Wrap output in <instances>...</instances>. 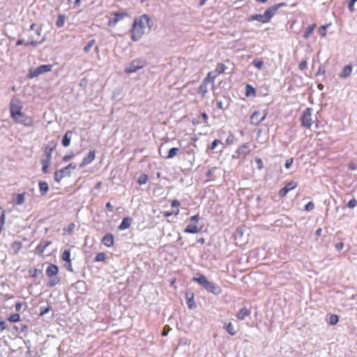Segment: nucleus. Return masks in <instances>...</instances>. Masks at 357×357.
<instances>
[{
    "label": "nucleus",
    "mask_w": 357,
    "mask_h": 357,
    "mask_svg": "<svg viewBox=\"0 0 357 357\" xmlns=\"http://www.w3.org/2000/svg\"><path fill=\"white\" fill-rule=\"evenodd\" d=\"M10 113L11 119L15 117L17 114L22 110L23 105L20 100L17 98H13L10 102Z\"/></svg>",
    "instance_id": "7"
},
{
    "label": "nucleus",
    "mask_w": 357,
    "mask_h": 357,
    "mask_svg": "<svg viewBox=\"0 0 357 357\" xmlns=\"http://www.w3.org/2000/svg\"><path fill=\"white\" fill-rule=\"evenodd\" d=\"M8 320L10 322H18L20 320V316L17 313H14L10 315Z\"/></svg>",
    "instance_id": "40"
},
{
    "label": "nucleus",
    "mask_w": 357,
    "mask_h": 357,
    "mask_svg": "<svg viewBox=\"0 0 357 357\" xmlns=\"http://www.w3.org/2000/svg\"><path fill=\"white\" fill-rule=\"evenodd\" d=\"M74 156H75L74 153H71L69 155H64L63 158V160L65 162H67V161L70 160V159H72Z\"/></svg>",
    "instance_id": "58"
},
{
    "label": "nucleus",
    "mask_w": 357,
    "mask_h": 357,
    "mask_svg": "<svg viewBox=\"0 0 357 357\" xmlns=\"http://www.w3.org/2000/svg\"><path fill=\"white\" fill-rule=\"evenodd\" d=\"M65 22V16L63 15H60L58 17V19L56 22V26L57 27H61L63 26Z\"/></svg>",
    "instance_id": "41"
},
{
    "label": "nucleus",
    "mask_w": 357,
    "mask_h": 357,
    "mask_svg": "<svg viewBox=\"0 0 357 357\" xmlns=\"http://www.w3.org/2000/svg\"><path fill=\"white\" fill-rule=\"evenodd\" d=\"M256 96V90L250 84H248L245 86V96L246 97H255Z\"/></svg>",
    "instance_id": "29"
},
{
    "label": "nucleus",
    "mask_w": 357,
    "mask_h": 357,
    "mask_svg": "<svg viewBox=\"0 0 357 357\" xmlns=\"http://www.w3.org/2000/svg\"><path fill=\"white\" fill-rule=\"evenodd\" d=\"M68 167H63L58 171H56L54 173V179L56 182H60L61 180L65 176H70V172H67Z\"/></svg>",
    "instance_id": "17"
},
{
    "label": "nucleus",
    "mask_w": 357,
    "mask_h": 357,
    "mask_svg": "<svg viewBox=\"0 0 357 357\" xmlns=\"http://www.w3.org/2000/svg\"><path fill=\"white\" fill-rule=\"evenodd\" d=\"M218 77V75L216 74V72L215 71H211L209 72L206 77L204 79V80L202 81V83L200 84L199 86V89L201 90H202V88L204 86H206L207 84L209 83V82H211V83H214V81L215 79V78Z\"/></svg>",
    "instance_id": "14"
},
{
    "label": "nucleus",
    "mask_w": 357,
    "mask_h": 357,
    "mask_svg": "<svg viewBox=\"0 0 357 357\" xmlns=\"http://www.w3.org/2000/svg\"><path fill=\"white\" fill-rule=\"evenodd\" d=\"M266 115V111H264L263 112L260 111L254 112L250 119V123L255 126L259 125L265 119Z\"/></svg>",
    "instance_id": "11"
},
{
    "label": "nucleus",
    "mask_w": 357,
    "mask_h": 357,
    "mask_svg": "<svg viewBox=\"0 0 357 357\" xmlns=\"http://www.w3.org/2000/svg\"><path fill=\"white\" fill-rule=\"evenodd\" d=\"M179 206H180V202H179V201H178V200H177V199H173V200L171 202V206H172V208H176V209H177V208H178Z\"/></svg>",
    "instance_id": "56"
},
{
    "label": "nucleus",
    "mask_w": 357,
    "mask_h": 357,
    "mask_svg": "<svg viewBox=\"0 0 357 357\" xmlns=\"http://www.w3.org/2000/svg\"><path fill=\"white\" fill-rule=\"evenodd\" d=\"M250 314V311L246 308L243 307L236 314V317L239 321L243 320L246 317H248Z\"/></svg>",
    "instance_id": "24"
},
{
    "label": "nucleus",
    "mask_w": 357,
    "mask_h": 357,
    "mask_svg": "<svg viewBox=\"0 0 357 357\" xmlns=\"http://www.w3.org/2000/svg\"><path fill=\"white\" fill-rule=\"evenodd\" d=\"M95 158H96V151L94 150L90 151L89 154L83 158L79 167H83L89 165V163H91L92 161L94 160Z\"/></svg>",
    "instance_id": "15"
},
{
    "label": "nucleus",
    "mask_w": 357,
    "mask_h": 357,
    "mask_svg": "<svg viewBox=\"0 0 357 357\" xmlns=\"http://www.w3.org/2000/svg\"><path fill=\"white\" fill-rule=\"evenodd\" d=\"M307 61H301L299 65H298V68L301 70H304L307 68Z\"/></svg>",
    "instance_id": "55"
},
{
    "label": "nucleus",
    "mask_w": 357,
    "mask_h": 357,
    "mask_svg": "<svg viewBox=\"0 0 357 357\" xmlns=\"http://www.w3.org/2000/svg\"><path fill=\"white\" fill-rule=\"evenodd\" d=\"M222 144V142L220 139H215L211 144V145L208 147V149L211 150H213L216 148V146L219 144Z\"/></svg>",
    "instance_id": "50"
},
{
    "label": "nucleus",
    "mask_w": 357,
    "mask_h": 357,
    "mask_svg": "<svg viewBox=\"0 0 357 357\" xmlns=\"http://www.w3.org/2000/svg\"><path fill=\"white\" fill-rule=\"evenodd\" d=\"M51 161L42 160L41 164H42V171L44 174H47L48 172V167L50 166Z\"/></svg>",
    "instance_id": "38"
},
{
    "label": "nucleus",
    "mask_w": 357,
    "mask_h": 357,
    "mask_svg": "<svg viewBox=\"0 0 357 357\" xmlns=\"http://www.w3.org/2000/svg\"><path fill=\"white\" fill-rule=\"evenodd\" d=\"M344 248V243H338L335 245V248L337 250H342Z\"/></svg>",
    "instance_id": "64"
},
{
    "label": "nucleus",
    "mask_w": 357,
    "mask_h": 357,
    "mask_svg": "<svg viewBox=\"0 0 357 357\" xmlns=\"http://www.w3.org/2000/svg\"><path fill=\"white\" fill-rule=\"evenodd\" d=\"M179 152L178 148H172L169 149L167 155L165 157L166 159H170L176 156Z\"/></svg>",
    "instance_id": "34"
},
{
    "label": "nucleus",
    "mask_w": 357,
    "mask_h": 357,
    "mask_svg": "<svg viewBox=\"0 0 357 357\" xmlns=\"http://www.w3.org/2000/svg\"><path fill=\"white\" fill-rule=\"evenodd\" d=\"M24 195H25V192L15 195L13 197V202L17 205L23 204L24 202Z\"/></svg>",
    "instance_id": "27"
},
{
    "label": "nucleus",
    "mask_w": 357,
    "mask_h": 357,
    "mask_svg": "<svg viewBox=\"0 0 357 357\" xmlns=\"http://www.w3.org/2000/svg\"><path fill=\"white\" fill-rule=\"evenodd\" d=\"M2 217L3 218V220H6L5 211L0 206V221L1 220Z\"/></svg>",
    "instance_id": "62"
},
{
    "label": "nucleus",
    "mask_w": 357,
    "mask_h": 357,
    "mask_svg": "<svg viewBox=\"0 0 357 357\" xmlns=\"http://www.w3.org/2000/svg\"><path fill=\"white\" fill-rule=\"evenodd\" d=\"M339 321V317L336 314H331L329 319V323L331 325H335Z\"/></svg>",
    "instance_id": "46"
},
{
    "label": "nucleus",
    "mask_w": 357,
    "mask_h": 357,
    "mask_svg": "<svg viewBox=\"0 0 357 357\" xmlns=\"http://www.w3.org/2000/svg\"><path fill=\"white\" fill-rule=\"evenodd\" d=\"M60 282V280L59 278H52L51 279L49 282H48V287H54L55 285H56L57 284H59Z\"/></svg>",
    "instance_id": "48"
},
{
    "label": "nucleus",
    "mask_w": 357,
    "mask_h": 357,
    "mask_svg": "<svg viewBox=\"0 0 357 357\" xmlns=\"http://www.w3.org/2000/svg\"><path fill=\"white\" fill-rule=\"evenodd\" d=\"M252 63L259 70H261L264 66V62L257 59H255Z\"/></svg>",
    "instance_id": "47"
},
{
    "label": "nucleus",
    "mask_w": 357,
    "mask_h": 357,
    "mask_svg": "<svg viewBox=\"0 0 357 357\" xmlns=\"http://www.w3.org/2000/svg\"><path fill=\"white\" fill-rule=\"evenodd\" d=\"M146 65V61L144 59H133L128 66H126L124 72L126 74L135 73L143 68Z\"/></svg>",
    "instance_id": "4"
},
{
    "label": "nucleus",
    "mask_w": 357,
    "mask_h": 357,
    "mask_svg": "<svg viewBox=\"0 0 357 357\" xmlns=\"http://www.w3.org/2000/svg\"><path fill=\"white\" fill-rule=\"evenodd\" d=\"M106 259V254L105 252H98L95 257L96 261H104Z\"/></svg>",
    "instance_id": "42"
},
{
    "label": "nucleus",
    "mask_w": 357,
    "mask_h": 357,
    "mask_svg": "<svg viewBox=\"0 0 357 357\" xmlns=\"http://www.w3.org/2000/svg\"><path fill=\"white\" fill-rule=\"evenodd\" d=\"M314 205L313 202H310L305 206V209L307 211H312L314 208Z\"/></svg>",
    "instance_id": "54"
},
{
    "label": "nucleus",
    "mask_w": 357,
    "mask_h": 357,
    "mask_svg": "<svg viewBox=\"0 0 357 357\" xmlns=\"http://www.w3.org/2000/svg\"><path fill=\"white\" fill-rule=\"evenodd\" d=\"M59 273V268L56 265L51 264L46 269V275L48 278H52L56 276Z\"/></svg>",
    "instance_id": "18"
},
{
    "label": "nucleus",
    "mask_w": 357,
    "mask_h": 357,
    "mask_svg": "<svg viewBox=\"0 0 357 357\" xmlns=\"http://www.w3.org/2000/svg\"><path fill=\"white\" fill-rule=\"evenodd\" d=\"M39 37L40 33L36 31L32 33L31 31H29V40H28L26 43H24L22 40L20 39L16 42V45L19 46L24 44L26 46L31 45L35 47L42 40H38Z\"/></svg>",
    "instance_id": "9"
},
{
    "label": "nucleus",
    "mask_w": 357,
    "mask_h": 357,
    "mask_svg": "<svg viewBox=\"0 0 357 357\" xmlns=\"http://www.w3.org/2000/svg\"><path fill=\"white\" fill-rule=\"evenodd\" d=\"M52 242L51 241H42L40 242L38 246L36 248V250L38 254L42 255L45 249L47 248V247H48L50 245H51Z\"/></svg>",
    "instance_id": "22"
},
{
    "label": "nucleus",
    "mask_w": 357,
    "mask_h": 357,
    "mask_svg": "<svg viewBox=\"0 0 357 357\" xmlns=\"http://www.w3.org/2000/svg\"><path fill=\"white\" fill-rule=\"evenodd\" d=\"M150 22L146 14L135 18L130 30V39L135 42L139 40L144 34L146 28L150 26Z\"/></svg>",
    "instance_id": "1"
},
{
    "label": "nucleus",
    "mask_w": 357,
    "mask_h": 357,
    "mask_svg": "<svg viewBox=\"0 0 357 357\" xmlns=\"http://www.w3.org/2000/svg\"><path fill=\"white\" fill-rule=\"evenodd\" d=\"M50 310V307L49 306L45 307V308H41V311H40V316H43V314L47 313Z\"/></svg>",
    "instance_id": "61"
},
{
    "label": "nucleus",
    "mask_w": 357,
    "mask_h": 357,
    "mask_svg": "<svg viewBox=\"0 0 357 357\" xmlns=\"http://www.w3.org/2000/svg\"><path fill=\"white\" fill-rule=\"evenodd\" d=\"M39 190L42 195H46L49 190V185L46 181H40L38 183Z\"/></svg>",
    "instance_id": "28"
},
{
    "label": "nucleus",
    "mask_w": 357,
    "mask_h": 357,
    "mask_svg": "<svg viewBox=\"0 0 357 357\" xmlns=\"http://www.w3.org/2000/svg\"><path fill=\"white\" fill-rule=\"evenodd\" d=\"M255 162L257 165L258 169L261 170L264 168V164H263L262 160L261 158H255Z\"/></svg>",
    "instance_id": "53"
},
{
    "label": "nucleus",
    "mask_w": 357,
    "mask_h": 357,
    "mask_svg": "<svg viewBox=\"0 0 357 357\" xmlns=\"http://www.w3.org/2000/svg\"><path fill=\"white\" fill-rule=\"evenodd\" d=\"M179 213H180V210H179V208H177L174 211H172V212H170V211H165V212L163 213V215L165 217H169V216H171L172 215H178L179 214Z\"/></svg>",
    "instance_id": "49"
},
{
    "label": "nucleus",
    "mask_w": 357,
    "mask_h": 357,
    "mask_svg": "<svg viewBox=\"0 0 357 357\" xmlns=\"http://www.w3.org/2000/svg\"><path fill=\"white\" fill-rule=\"evenodd\" d=\"M69 4L73 5V8L76 9L78 8L81 5V0H67Z\"/></svg>",
    "instance_id": "45"
},
{
    "label": "nucleus",
    "mask_w": 357,
    "mask_h": 357,
    "mask_svg": "<svg viewBox=\"0 0 357 357\" xmlns=\"http://www.w3.org/2000/svg\"><path fill=\"white\" fill-rule=\"evenodd\" d=\"M328 26V25H324V26H321L319 30H318V33L321 36V37H325L326 36V31H327V27Z\"/></svg>",
    "instance_id": "44"
},
{
    "label": "nucleus",
    "mask_w": 357,
    "mask_h": 357,
    "mask_svg": "<svg viewBox=\"0 0 357 357\" xmlns=\"http://www.w3.org/2000/svg\"><path fill=\"white\" fill-rule=\"evenodd\" d=\"M226 69H227L226 66L222 63H218L216 69L214 71L216 72V74L218 75L220 74L225 73Z\"/></svg>",
    "instance_id": "35"
},
{
    "label": "nucleus",
    "mask_w": 357,
    "mask_h": 357,
    "mask_svg": "<svg viewBox=\"0 0 357 357\" xmlns=\"http://www.w3.org/2000/svg\"><path fill=\"white\" fill-rule=\"evenodd\" d=\"M149 180V177L146 174H142L139 178H138V180H137V182L139 185H142V184H145L147 183Z\"/></svg>",
    "instance_id": "39"
},
{
    "label": "nucleus",
    "mask_w": 357,
    "mask_h": 357,
    "mask_svg": "<svg viewBox=\"0 0 357 357\" xmlns=\"http://www.w3.org/2000/svg\"><path fill=\"white\" fill-rule=\"evenodd\" d=\"M293 162H294L293 158H291L287 160V161L285 162V167L287 169H289L291 167Z\"/></svg>",
    "instance_id": "57"
},
{
    "label": "nucleus",
    "mask_w": 357,
    "mask_h": 357,
    "mask_svg": "<svg viewBox=\"0 0 357 357\" xmlns=\"http://www.w3.org/2000/svg\"><path fill=\"white\" fill-rule=\"evenodd\" d=\"M46 147L52 148V151H54L56 147V144L54 141H52L47 144Z\"/></svg>",
    "instance_id": "60"
},
{
    "label": "nucleus",
    "mask_w": 357,
    "mask_h": 357,
    "mask_svg": "<svg viewBox=\"0 0 357 357\" xmlns=\"http://www.w3.org/2000/svg\"><path fill=\"white\" fill-rule=\"evenodd\" d=\"M171 328L169 325H165L163 328V330L162 331V336H167L169 333V332L171 331Z\"/></svg>",
    "instance_id": "52"
},
{
    "label": "nucleus",
    "mask_w": 357,
    "mask_h": 357,
    "mask_svg": "<svg viewBox=\"0 0 357 357\" xmlns=\"http://www.w3.org/2000/svg\"><path fill=\"white\" fill-rule=\"evenodd\" d=\"M198 277L193 278L192 280L202 285L206 291L213 294H219L221 292V289L215 283L208 280L206 276L197 273Z\"/></svg>",
    "instance_id": "3"
},
{
    "label": "nucleus",
    "mask_w": 357,
    "mask_h": 357,
    "mask_svg": "<svg viewBox=\"0 0 357 357\" xmlns=\"http://www.w3.org/2000/svg\"><path fill=\"white\" fill-rule=\"evenodd\" d=\"M312 109L310 107L305 109L301 116V126L306 128H310L313 121L312 119Z\"/></svg>",
    "instance_id": "8"
},
{
    "label": "nucleus",
    "mask_w": 357,
    "mask_h": 357,
    "mask_svg": "<svg viewBox=\"0 0 357 357\" xmlns=\"http://www.w3.org/2000/svg\"><path fill=\"white\" fill-rule=\"evenodd\" d=\"M52 69V65L51 64L40 65L37 68L31 69L27 75V77L28 78L37 77L41 74L50 72Z\"/></svg>",
    "instance_id": "6"
},
{
    "label": "nucleus",
    "mask_w": 357,
    "mask_h": 357,
    "mask_svg": "<svg viewBox=\"0 0 357 357\" xmlns=\"http://www.w3.org/2000/svg\"><path fill=\"white\" fill-rule=\"evenodd\" d=\"M352 73V66L351 64L345 66L340 72L339 77L340 78H347L351 75Z\"/></svg>",
    "instance_id": "21"
},
{
    "label": "nucleus",
    "mask_w": 357,
    "mask_h": 357,
    "mask_svg": "<svg viewBox=\"0 0 357 357\" xmlns=\"http://www.w3.org/2000/svg\"><path fill=\"white\" fill-rule=\"evenodd\" d=\"M315 26H316L315 24H312L307 28V30L305 31L304 36H303V37L305 39L308 38L310 37V36L312 33Z\"/></svg>",
    "instance_id": "36"
},
{
    "label": "nucleus",
    "mask_w": 357,
    "mask_h": 357,
    "mask_svg": "<svg viewBox=\"0 0 357 357\" xmlns=\"http://www.w3.org/2000/svg\"><path fill=\"white\" fill-rule=\"evenodd\" d=\"M202 226H198L196 224H190L187 225V227L184 229V232L189 234H197L202 230Z\"/></svg>",
    "instance_id": "19"
},
{
    "label": "nucleus",
    "mask_w": 357,
    "mask_h": 357,
    "mask_svg": "<svg viewBox=\"0 0 357 357\" xmlns=\"http://www.w3.org/2000/svg\"><path fill=\"white\" fill-rule=\"evenodd\" d=\"M22 245L20 241H15L11 244V249L13 254H17L21 250Z\"/></svg>",
    "instance_id": "30"
},
{
    "label": "nucleus",
    "mask_w": 357,
    "mask_h": 357,
    "mask_svg": "<svg viewBox=\"0 0 357 357\" xmlns=\"http://www.w3.org/2000/svg\"><path fill=\"white\" fill-rule=\"evenodd\" d=\"M356 2L354 0H351L349 3L348 8L350 11H354V6Z\"/></svg>",
    "instance_id": "63"
},
{
    "label": "nucleus",
    "mask_w": 357,
    "mask_h": 357,
    "mask_svg": "<svg viewBox=\"0 0 357 357\" xmlns=\"http://www.w3.org/2000/svg\"><path fill=\"white\" fill-rule=\"evenodd\" d=\"M357 205V201L355 198H352L351 200L349 201L347 204V206L349 208H354Z\"/></svg>",
    "instance_id": "51"
},
{
    "label": "nucleus",
    "mask_w": 357,
    "mask_h": 357,
    "mask_svg": "<svg viewBox=\"0 0 357 357\" xmlns=\"http://www.w3.org/2000/svg\"><path fill=\"white\" fill-rule=\"evenodd\" d=\"M225 328L231 335H234L236 333V331H235L234 327L231 322L226 324Z\"/></svg>",
    "instance_id": "31"
},
{
    "label": "nucleus",
    "mask_w": 357,
    "mask_h": 357,
    "mask_svg": "<svg viewBox=\"0 0 357 357\" xmlns=\"http://www.w3.org/2000/svg\"><path fill=\"white\" fill-rule=\"evenodd\" d=\"M285 6V3H279L275 4L274 6L269 7L262 15L255 14L250 15L248 17V22H252L256 20L263 24L268 23L271 21V18L275 15L277 10L279 8Z\"/></svg>",
    "instance_id": "2"
},
{
    "label": "nucleus",
    "mask_w": 357,
    "mask_h": 357,
    "mask_svg": "<svg viewBox=\"0 0 357 357\" xmlns=\"http://www.w3.org/2000/svg\"><path fill=\"white\" fill-rule=\"evenodd\" d=\"M187 301L186 304L189 309H194L196 307V303L194 300V294H190V296L189 297V294L186 295Z\"/></svg>",
    "instance_id": "26"
},
{
    "label": "nucleus",
    "mask_w": 357,
    "mask_h": 357,
    "mask_svg": "<svg viewBox=\"0 0 357 357\" xmlns=\"http://www.w3.org/2000/svg\"><path fill=\"white\" fill-rule=\"evenodd\" d=\"M29 273L30 277L36 278L38 275L42 273V271L39 270V269H37V268H34L33 270H29Z\"/></svg>",
    "instance_id": "43"
},
{
    "label": "nucleus",
    "mask_w": 357,
    "mask_h": 357,
    "mask_svg": "<svg viewBox=\"0 0 357 357\" xmlns=\"http://www.w3.org/2000/svg\"><path fill=\"white\" fill-rule=\"evenodd\" d=\"M72 135L73 132L71 130H68L64 134L62 139V144L64 147H67L70 145Z\"/></svg>",
    "instance_id": "23"
},
{
    "label": "nucleus",
    "mask_w": 357,
    "mask_h": 357,
    "mask_svg": "<svg viewBox=\"0 0 357 357\" xmlns=\"http://www.w3.org/2000/svg\"><path fill=\"white\" fill-rule=\"evenodd\" d=\"M128 15L125 11L115 12L112 13V17L107 22V25L109 27H114L119 23L120 21L123 20Z\"/></svg>",
    "instance_id": "10"
},
{
    "label": "nucleus",
    "mask_w": 357,
    "mask_h": 357,
    "mask_svg": "<svg viewBox=\"0 0 357 357\" xmlns=\"http://www.w3.org/2000/svg\"><path fill=\"white\" fill-rule=\"evenodd\" d=\"M102 243L107 248L112 247L114 244V238L112 234H107L103 236L102 238Z\"/></svg>",
    "instance_id": "16"
},
{
    "label": "nucleus",
    "mask_w": 357,
    "mask_h": 357,
    "mask_svg": "<svg viewBox=\"0 0 357 357\" xmlns=\"http://www.w3.org/2000/svg\"><path fill=\"white\" fill-rule=\"evenodd\" d=\"M296 187H297L296 182L293 181H290L284 187L282 188L279 190L278 195L282 198L284 197L289 191L295 189Z\"/></svg>",
    "instance_id": "13"
},
{
    "label": "nucleus",
    "mask_w": 357,
    "mask_h": 357,
    "mask_svg": "<svg viewBox=\"0 0 357 357\" xmlns=\"http://www.w3.org/2000/svg\"><path fill=\"white\" fill-rule=\"evenodd\" d=\"M52 148L45 147L44 150L45 158L43 160L51 161Z\"/></svg>",
    "instance_id": "33"
},
{
    "label": "nucleus",
    "mask_w": 357,
    "mask_h": 357,
    "mask_svg": "<svg viewBox=\"0 0 357 357\" xmlns=\"http://www.w3.org/2000/svg\"><path fill=\"white\" fill-rule=\"evenodd\" d=\"M61 259L65 262L64 266L69 271H73V265L70 259V250H65L61 255Z\"/></svg>",
    "instance_id": "12"
},
{
    "label": "nucleus",
    "mask_w": 357,
    "mask_h": 357,
    "mask_svg": "<svg viewBox=\"0 0 357 357\" xmlns=\"http://www.w3.org/2000/svg\"><path fill=\"white\" fill-rule=\"evenodd\" d=\"M75 228V223H70L66 228L63 229V235L65 234H72L74 232Z\"/></svg>",
    "instance_id": "32"
},
{
    "label": "nucleus",
    "mask_w": 357,
    "mask_h": 357,
    "mask_svg": "<svg viewBox=\"0 0 357 357\" xmlns=\"http://www.w3.org/2000/svg\"><path fill=\"white\" fill-rule=\"evenodd\" d=\"M96 40L94 39L90 40L86 45L84 47L83 50L85 53L90 52L91 49L95 45Z\"/></svg>",
    "instance_id": "37"
},
{
    "label": "nucleus",
    "mask_w": 357,
    "mask_h": 357,
    "mask_svg": "<svg viewBox=\"0 0 357 357\" xmlns=\"http://www.w3.org/2000/svg\"><path fill=\"white\" fill-rule=\"evenodd\" d=\"M12 119L15 123L23 125L25 127H31L33 125V119L31 116H27L22 110Z\"/></svg>",
    "instance_id": "5"
},
{
    "label": "nucleus",
    "mask_w": 357,
    "mask_h": 357,
    "mask_svg": "<svg viewBox=\"0 0 357 357\" xmlns=\"http://www.w3.org/2000/svg\"><path fill=\"white\" fill-rule=\"evenodd\" d=\"M199 220V214H196L195 215H192L190 218V221L191 222H197Z\"/></svg>",
    "instance_id": "59"
},
{
    "label": "nucleus",
    "mask_w": 357,
    "mask_h": 357,
    "mask_svg": "<svg viewBox=\"0 0 357 357\" xmlns=\"http://www.w3.org/2000/svg\"><path fill=\"white\" fill-rule=\"evenodd\" d=\"M132 219L130 218H124L118 228L119 230H124L128 229L130 227Z\"/></svg>",
    "instance_id": "25"
},
{
    "label": "nucleus",
    "mask_w": 357,
    "mask_h": 357,
    "mask_svg": "<svg viewBox=\"0 0 357 357\" xmlns=\"http://www.w3.org/2000/svg\"><path fill=\"white\" fill-rule=\"evenodd\" d=\"M250 152V150L249 149V146L246 144H243L238 147V150L236 151V153L238 156L242 157L243 158H245L248 155H249Z\"/></svg>",
    "instance_id": "20"
}]
</instances>
